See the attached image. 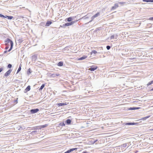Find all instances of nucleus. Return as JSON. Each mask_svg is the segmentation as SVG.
Instances as JSON below:
<instances>
[{"mask_svg":"<svg viewBox=\"0 0 153 153\" xmlns=\"http://www.w3.org/2000/svg\"><path fill=\"white\" fill-rule=\"evenodd\" d=\"M12 65L11 64H9L8 65L7 67L9 68H10L12 67Z\"/></svg>","mask_w":153,"mask_h":153,"instance_id":"obj_40","label":"nucleus"},{"mask_svg":"<svg viewBox=\"0 0 153 153\" xmlns=\"http://www.w3.org/2000/svg\"><path fill=\"white\" fill-rule=\"evenodd\" d=\"M82 153H87L86 152H83Z\"/></svg>","mask_w":153,"mask_h":153,"instance_id":"obj_57","label":"nucleus"},{"mask_svg":"<svg viewBox=\"0 0 153 153\" xmlns=\"http://www.w3.org/2000/svg\"><path fill=\"white\" fill-rule=\"evenodd\" d=\"M30 89V85L28 86L25 89L24 92L26 93L28 91H29Z\"/></svg>","mask_w":153,"mask_h":153,"instance_id":"obj_9","label":"nucleus"},{"mask_svg":"<svg viewBox=\"0 0 153 153\" xmlns=\"http://www.w3.org/2000/svg\"><path fill=\"white\" fill-rule=\"evenodd\" d=\"M127 146V143L123 144L120 146L121 147H126Z\"/></svg>","mask_w":153,"mask_h":153,"instance_id":"obj_25","label":"nucleus"},{"mask_svg":"<svg viewBox=\"0 0 153 153\" xmlns=\"http://www.w3.org/2000/svg\"><path fill=\"white\" fill-rule=\"evenodd\" d=\"M65 125L64 122L60 123L59 124V126H65Z\"/></svg>","mask_w":153,"mask_h":153,"instance_id":"obj_28","label":"nucleus"},{"mask_svg":"<svg viewBox=\"0 0 153 153\" xmlns=\"http://www.w3.org/2000/svg\"><path fill=\"white\" fill-rule=\"evenodd\" d=\"M145 118V117H144L142 118L141 120H146V118Z\"/></svg>","mask_w":153,"mask_h":153,"instance_id":"obj_51","label":"nucleus"},{"mask_svg":"<svg viewBox=\"0 0 153 153\" xmlns=\"http://www.w3.org/2000/svg\"><path fill=\"white\" fill-rule=\"evenodd\" d=\"M31 72L32 71L31 69L29 68L27 71V74L29 75L31 73Z\"/></svg>","mask_w":153,"mask_h":153,"instance_id":"obj_24","label":"nucleus"},{"mask_svg":"<svg viewBox=\"0 0 153 153\" xmlns=\"http://www.w3.org/2000/svg\"><path fill=\"white\" fill-rule=\"evenodd\" d=\"M0 17H2L3 18H6V16H4L1 14H0Z\"/></svg>","mask_w":153,"mask_h":153,"instance_id":"obj_34","label":"nucleus"},{"mask_svg":"<svg viewBox=\"0 0 153 153\" xmlns=\"http://www.w3.org/2000/svg\"><path fill=\"white\" fill-rule=\"evenodd\" d=\"M100 12H97V13L95 14L94 15V17L95 18L97 17L100 15Z\"/></svg>","mask_w":153,"mask_h":153,"instance_id":"obj_21","label":"nucleus"},{"mask_svg":"<svg viewBox=\"0 0 153 153\" xmlns=\"http://www.w3.org/2000/svg\"><path fill=\"white\" fill-rule=\"evenodd\" d=\"M135 59V58H131V59Z\"/></svg>","mask_w":153,"mask_h":153,"instance_id":"obj_54","label":"nucleus"},{"mask_svg":"<svg viewBox=\"0 0 153 153\" xmlns=\"http://www.w3.org/2000/svg\"><path fill=\"white\" fill-rule=\"evenodd\" d=\"M153 83V81H151L150 82H149L147 85V86H148L149 85H151Z\"/></svg>","mask_w":153,"mask_h":153,"instance_id":"obj_31","label":"nucleus"},{"mask_svg":"<svg viewBox=\"0 0 153 153\" xmlns=\"http://www.w3.org/2000/svg\"><path fill=\"white\" fill-rule=\"evenodd\" d=\"M136 123H124L123 125L124 126L128 125H134Z\"/></svg>","mask_w":153,"mask_h":153,"instance_id":"obj_10","label":"nucleus"},{"mask_svg":"<svg viewBox=\"0 0 153 153\" xmlns=\"http://www.w3.org/2000/svg\"><path fill=\"white\" fill-rule=\"evenodd\" d=\"M39 128V126H35V127H33L31 129L32 130H39V129H40Z\"/></svg>","mask_w":153,"mask_h":153,"instance_id":"obj_16","label":"nucleus"},{"mask_svg":"<svg viewBox=\"0 0 153 153\" xmlns=\"http://www.w3.org/2000/svg\"><path fill=\"white\" fill-rule=\"evenodd\" d=\"M71 120L70 119H68L65 121V123L67 125H69L71 124Z\"/></svg>","mask_w":153,"mask_h":153,"instance_id":"obj_12","label":"nucleus"},{"mask_svg":"<svg viewBox=\"0 0 153 153\" xmlns=\"http://www.w3.org/2000/svg\"><path fill=\"white\" fill-rule=\"evenodd\" d=\"M77 149V148H72V149H70L69 150V152H71L74 150H76Z\"/></svg>","mask_w":153,"mask_h":153,"instance_id":"obj_26","label":"nucleus"},{"mask_svg":"<svg viewBox=\"0 0 153 153\" xmlns=\"http://www.w3.org/2000/svg\"><path fill=\"white\" fill-rule=\"evenodd\" d=\"M91 53V54L92 55V54H96L97 53H100V52H98V53L95 50H93V51H92Z\"/></svg>","mask_w":153,"mask_h":153,"instance_id":"obj_17","label":"nucleus"},{"mask_svg":"<svg viewBox=\"0 0 153 153\" xmlns=\"http://www.w3.org/2000/svg\"><path fill=\"white\" fill-rule=\"evenodd\" d=\"M9 44H10V47L8 50V52H10L12 49L13 48V41L11 39L9 38H7L5 41V44L6 45L9 46Z\"/></svg>","mask_w":153,"mask_h":153,"instance_id":"obj_1","label":"nucleus"},{"mask_svg":"<svg viewBox=\"0 0 153 153\" xmlns=\"http://www.w3.org/2000/svg\"><path fill=\"white\" fill-rule=\"evenodd\" d=\"M140 107H135V110L139 109H140Z\"/></svg>","mask_w":153,"mask_h":153,"instance_id":"obj_46","label":"nucleus"},{"mask_svg":"<svg viewBox=\"0 0 153 153\" xmlns=\"http://www.w3.org/2000/svg\"><path fill=\"white\" fill-rule=\"evenodd\" d=\"M65 24H63L62 25H60V27L63 28H65L66 26L65 25Z\"/></svg>","mask_w":153,"mask_h":153,"instance_id":"obj_38","label":"nucleus"},{"mask_svg":"<svg viewBox=\"0 0 153 153\" xmlns=\"http://www.w3.org/2000/svg\"><path fill=\"white\" fill-rule=\"evenodd\" d=\"M97 68V67L96 66H92L90 67V68H89V70H90L91 71H94L96 70Z\"/></svg>","mask_w":153,"mask_h":153,"instance_id":"obj_4","label":"nucleus"},{"mask_svg":"<svg viewBox=\"0 0 153 153\" xmlns=\"http://www.w3.org/2000/svg\"><path fill=\"white\" fill-rule=\"evenodd\" d=\"M78 20H76L74 21H72L71 22V25H73Z\"/></svg>","mask_w":153,"mask_h":153,"instance_id":"obj_33","label":"nucleus"},{"mask_svg":"<svg viewBox=\"0 0 153 153\" xmlns=\"http://www.w3.org/2000/svg\"><path fill=\"white\" fill-rule=\"evenodd\" d=\"M67 105V104H66V103H58L57 104V105L58 107L62 106H64V105Z\"/></svg>","mask_w":153,"mask_h":153,"instance_id":"obj_13","label":"nucleus"},{"mask_svg":"<svg viewBox=\"0 0 153 153\" xmlns=\"http://www.w3.org/2000/svg\"><path fill=\"white\" fill-rule=\"evenodd\" d=\"M59 74L58 73H56V74H51L50 76L51 77H55L56 76H59Z\"/></svg>","mask_w":153,"mask_h":153,"instance_id":"obj_8","label":"nucleus"},{"mask_svg":"<svg viewBox=\"0 0 153 153\" xmlns=\"http://www.w3.org/2000/svg\"><path fill=\"white\" fill-rule=\"evenodd\" d=\"M106 48L108 50H109L110 49L111 47L110 46L107 45L106 46Z\"/></svg>","mask_w":153,"mask_h":153,"instance_id":"obj_42","label":"nucleus"},{"mask_svg":"<svg viewBox=\"0 0 153 153\" xmlns=\"http://www.w3.org/2000/svg\"><path fill=\"white\" fill-rule=\"evenodd\" d=\"M97 141V140H92L91 141V142L92 143V144H94L95 143H96Z\"/></svg>","mask_w":153,"mask_h":153,"instance_id":"obj_41","label":"nucleus"},{"mask_svg":"<svg viewBox=\"0 0 153 153\" xmlns=\"http://www.w3.org/2000/svg\"><path fill=\"white\" fill-rule=\"evenodd\" d=\"M78 20H76L74 21H72L71 22V25H73Z\"/></svg>","mask_w":153,"mask_h":153,"instance_id":"obj_32","label":"nucleus"},{"mask_svg":"<svg viewBox=\"0 0 153 153\" xmlns=\"http://www.w3.org/2000/svg\"><path fill=\"white\" fill-rule=\"evenodd\" d=\"M128 109L129 110H135V107H131L129 108Z\"/></svg>","mask_w":153,"mask_h":153,"instance_id":"obj_37","label":"nucleus"},{"mask_svg":"<svg viewBox=\"0 0 153 153\" xmlns=\"http://www.w3.org/2000/svg\"><path fill=\"white\" fill-rule=\"evenodd\" d=\"M149 20H150L153 21V17H150L149 19Z\"/></svg>","mask_w":153,"mask_h":153,"instance_id":"obj_44","label":"nucleus"},{"mask_svg":"<svg viewBox=\"0 0 153 153\" xmlns=\"http://www.w3.org/2000/svg\"><path fill=\"white\" fill-rule=\"evenodd\" d=\"M13 18V17L12 16H6V18H7V19H8L11 20V19H12Z\"/></svg>","mask_w":153,"mask_h":153,"instance_id":"obj_23","label":"nucleus"},{"mask_svg":"<svg viewBox=\"0 0 153 153\" xmlns=\"http://www.w3.org/2000/svg\"><path fill=\"white\" fill-rule=\"evenodd\" d=\"M19 41L20 42H22V39H19Z\"/></svg>","mask_w":153,"mask_h":153,"instance_id":"obj_52","label":"nucleus"},{"mask_svg":"<svg viewBox=\"0 0 153 153\" xmlns=\"http://www.w3.org/2000/svg\"><path fill=\"white\" fill-rule=\"evenodd\" d=\"M119 6L118 4L117 3H115L114 5L111 8V10H114L116 8H117Z\"/></svg>","mask_w":153,"mask_h":153,"instance_id":"obj_3","label":"nucleus"},{"mask_svg":"<svg viewBox=\"0 0 153 153\" xmlns=\"http://www.w3.org/2000/svg\"><path fill=\"white\" fill-rule=\"evenodd\" d=\"M37 132V131H32V132H31L30 133V134H31L33 136L35 134V133L36 132Z\"/></svg>","mask_w":153,"mask_h":153,"instance_id":"obj_22","label":"nucleus"},{"mask_svg":"<svg viewBox=\"0 0 153 153\" xmlns=\"http://www.w3.org/2000/svg\"><path fill=\"white\" fill-rule=\"evenodd\" d=\"M117 35H116L115 36L114 35H112L110 37V39H117Z\"/></svg>","mask_w":153,"mask_h":153,"instance_id":"obj_18","label":"nucleus"},{"mask_svg":"<svg viewBox=\"0 0 153 153\" xmlns=\"http://www.w3.org/2000/svg\"><path fill=\"white\" fill-rule=\"evenodd\" d=\"M45 86V84H42V85L40 87L39 89V91H41L43 89V88Z\"/></svg>","mask_w":153,"mask_h":153,"instance_id":"obj_20","label":"nucleus"},{"mask_svg":"<svg viewBox=\"0 0 153 153\" xmlns=\"http://www.w3.org/2000/svg\"><path fill=\"white\" fill-rule=\"evenodd\" d=\"M70 153V152H69V150H68L65 152L64 153Z\"/></svg>","mask_w":153,"mask_h":153,"instance_id":"obj_49","label":"nucleus"},{"mask_svg":"<svg viewBox=\"0 0 153 153\" xmlns=\"http://www.w3.org/2000/svg\"><path fill=\"white\" fill-rule=\"evenodd\" d=\"M63 62L62 61L59 62L58 63L57 65L59 66H62L63 65Z\"/></svg>","mask_w":153,"mask_h":153,"instance_id":"obj_19","label":"nucleus"},{"mask_svg":"<svg viewBox=\"0 0 153 153\" xmlns=\"http://www.w3.org/2000/svg\"><path fill=\"white\" fill-rule=\"evenodd\" d=\"M52 23V22L51 21H47L46 23V25H45L46 27H48L50 26Z\"/></svg>","mask_w":153,"mask_h":153,"instance_id":"obj_11","label":"nucleus"},{"mask_svg":"<svg viewBox=\"0 0 153 153\" xmlns=\"http://www.w3.org/2000/svg\"><path fill=\"white\" fill-rule=\"evenodd\" d=\"M151 2H152V3L153 2V0H151Z\"/></svg>","mask_w":153,"mask_h":153,"instance_id":"obj_55","label":"nucleus"},{"mask_svg":"<svg viewBox=\"0 0 153 153\" xmlns=\"http://www.w3.org/2000/svg\"><path fill=\"white\" fill-rule=\"evenodd\" d=\"M37 58V56L36 55H34L32 56V61H35Z\"/></svg>","mask_w":153,"mask_h":153,"instance_id":"obj_7","label":"nucleus"},{"mask_svg":"<svg viewBox=\"0 0 153 153\" xmlns=\"http://www.w3.org/2000/svg\"><path fill=\"white\" fill-rule=\"evenodd\" d=\"M142 1L143 2H151V0H142Z\"/></svg>","mask_w":153,"mask_h":153,"instance_id":"obj_36","label":"nucleus"},{"mask_svg":"<svg viewBox=\"0 0 153 153\" xmlns=\"http://www.w3.org/2000/svg\"><path fill=\"white\" fill-rule=\"evenodd\" d=\"M21 66L20 65L19 67V68L18 70H17V74L18 73L21 71Z\"/></svg>","mask_w":153,"mask_h":153,"instance_id":"obj_35","label":"nucleus"},{"mask_svg":"<svg viewBox=\"0 0 153 153\" xmlns=\"http://www.w3.org/2000/svg\"><path fill=\"white\" fill-rule=\"evenodd\" d=\"M14 102L17 103V99L14 100Z\"/></svg>","mask_w":153,"mask_h":153,"instance_id":"obj_48","label":"nucleus"},{"mask_svg":"<svg viewBox=\"0 0 153 153\" xmlns=\"http://www.w3.org/2000/svg\"><path fill=\"white\" fill-rule=\"evenodd\" d=\"M87 56L84 55V56H83L82 57L79 58L78 60H83L84 59L87 58Z\"/></svg>","mask_w":153,"mask_h":153,"instance_id":"obj_15","label":"nucleus"},{"mask_svg":"<svg viewBox=\"0 0 153 153\" xmlns=\"http://www.w3.org/2000/svg\"><path fill=\"white\" fill-rule=\"evenodd\" d=\"M71 22L67 23H65V25H66V27L68 26H70L71 25Z\"/></svg>","mask_w":153,"mask_h":153,"instance_id":"obj_29","label":"nucleus"},{"mask_svg":"<svg viewBox=\"0 0 153 153\" xmlns=\"http://www.w3.org/2000/svg\"><path fill=\"white\" fill-rule=\"evenodd\" d=\"M12 70L11 69L7 71L6 72V73L5 74L4 76H8L11 72Z\"/></svg>","mask_w":153,"mask_h":153,"instance_id":"obj_6","label":"nucleus"},{"mask_svg":"<svg viewBox=\"0 0 153 153\" xmlns=\"http://www.w3.org/2000/svg\"><path fill=\"white\" fill-rule=\"evenodd\" d=\"M150 117V115L148 116H146V117H145V118H146V119H147L149 118Z\"/></svg>","mask_w":153,"mask_h":153,"instance_id":"obj_45","label":"nucleus"},{"mask_svg":"<svg viewBox=\"0 0 153 153\" xmlns=\"http://www.w3.org/2000/svg\"><path fill=\"white\" fill-rule=\"evenodd\" d=\"M151 91H153V88L151 90Z\"/></svg>","mask_w":153,"mask_h":153,"instance_id":"obj_56","label":"nucleus"},{"mask_svg":"<svg viewBox=\"0 0 153 153\" xmlns=\"http://www.w3.org/2000/svg\"><path fill=\"white\" fill-rule=\"evenodd\" d=\"M89 18V17L88 16H84L82 17L81 19H83L84 20H85Z\"/></svg>","mask_w":153,"mask_h":153,"instance_id":"obj_30","label":"nucleus"},{"mask_svg":"<svg viewBox=\"0 0 153 153\" xmlns=\"http://www.w3.org/2000/svg\"><path fill=\"white\" fill-rule=\"evenodd\" d=\"M125 3V2H119L118 3H117L118 4H120L121 5H122V4H123Z\"/></svg>","mask_w":153,"mask_h":153,"instance_id":"obj_39","label":"nucleus"},{"mask_svg":"<svg viewBox=\"0 0 153 153\" xmlns=\"http://www.w3.org/2000/svg\"><path fill=\"white\" fill-rule=\"evenodd\" d=\"M9 48V46H7L5 48V49H6V50H7V49L8 48Z\"/></svg>","mask_w":153,"mask_h":153,"instance_id":"obj_50","label":"nucleus"},{"mask_svg":"<svg viewBox=\"0 0 153 153\" xmlns=\"http://www.w3.org/2000/svg\"><path fill=\"white\" fill-rule=\"evenodd\" d=\"M3 70V68H0V73H1Z\"/></svg>","mask_w":153,"mask_h":153,"instance_id":"obj_47","label":"nucleus"},{"mask_svg":"<svg viewBox=\"0 0 153 153\" xmlns=\"http://www.w3.org/2000/svg\"><path fill=\"white\" fill-rule=\"evenodd\" d=\"M18 130L22 131L23 130V128L22 127H20V128L18 129Z\"/></svg>","mask_w":153,"mask_h":153,"instance_id":"obj_43","label":"nucleus"},{"mask_svg":"<svg viewBox=\"0 0 153 153\" xmlns=\"http://www.w3.org/2000/svg\"><path fill=\"white\" fill-rule=\"evenodd\" d=\"M76 17H70L66 19L67 21L68 22H71L72 20H74Z\"/></svg>","mask_w":153,"mask_h":153,"instance_id":"obj_5","label":"nucleus"},{"mask_svg":"<svg viewBox=\"0 0 153 153\" xmlns=\"http://www.w3.org/2000/svg\"><path fill=\"white\" fill-rule=\"evenodd\" d=\"M39 111L38 108L32 109L30 110V112L32 114H35Z\"/></svg>","mask_w":153,"mask_h":153,"instance_id":"obj_2","label":"nucleus"},{"mask_svg":"<svg viewBox=\"0 0 153 153\" xmlns=\"http://www.w3.org/2000/svg\"><path fill=\"white\" fill-rule=\"evenodd\" d=\"M95 17H94V16H93L91 17V20L90 21H89L88 22V23H86L85 24H86L88 23L89 22H91L92 20L94 19V18H95Z\"/></svg>","mask_w":153,"mask_h":153,"instance_id":"obj_27","label":"nucleus"},{"mask_svg":"<svg viewBox=\"0 0 153 153\" xmlns=\"http://www.w3.org/2000/svg\"><path fill=\"white\" fill-rule=\"evenodd\" d=\"M48 126V124H45L44 125L39 126V128L40 129H41L42 128H44Z\"/></svg>","mask_w":153,"mask_h":153,"instance_id":"obj_14","label":"nucleus"},{"mask_svg":"<svg viewBox=\"0 0 153 153\" xmlns=\"http://www.w3.org/2000/svg\"><path fill=\"white\" fill-rule=\"evenodd\" d=\"M7 51H4V53H7Z\"/></svg>","mask_w":153,"mask_h":153,"instance_id":"obj_53","label":"nucleus"}]
</instances>
